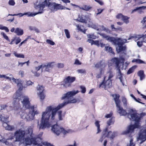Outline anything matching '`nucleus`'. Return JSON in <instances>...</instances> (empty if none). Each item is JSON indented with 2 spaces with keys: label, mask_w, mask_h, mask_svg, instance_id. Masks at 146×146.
Listing matches in <instances>:
<instances>
[{
  "label": "nucleus",
  "mask_w": 146,
  "mask_h": 146,
  "mask_svg": "<svg viewBox=\"0 0 146 146\" xmlns=\"http://www.w3.org/2000/svg\"><path fill=\"white\" fill-rule=\"evenodd\" d=\"M117 108V111L121 115L125 116L127 114L126 110H124L121 106V101L119 99L120 96L118 94H114L112 95Z\"/></svg>",
  "instance_id": "4"
},
{
  "label": "nucleus",
  "mask_w": 146,
  "mask_h": 146,
  "mask_svg": "<svg viewBox=\"0 0 146 146\" xmlns=\"http://www.w3.org/2000/svg\"><path fill=\"white\" fill-rule=\"evenodd\" d=\"M105 83L106 87L110 88L112 84V80L108 79L106 80H105Z\"/></svg>",
  "instance_id": "30"
},
{
  "label": "nucleus",
  "mask_w": 146,
  "mask_h": 146,
  "mask_svg": "<svg viewBox=\"0 0 146 146\" xmlns=\"http://www.w3.org/2000/svg\"><path fill=\"white\" fill-rule=\"evenodd\" d=\"M42 65H40L38 67H35L31 70V72L34 74L35 76L38 77L40 76V74L37 72L40 68H42Z\"/></svg>",
  "instance_id": "14"
},
{
  "label": "nucleus",
  "mask_w": 146,
  "mask_h": 146,
  "mask_svg": "<svg viewBox=\"0 0 146 146\" xmlns=\"http://www.w3.org/2000/svg\"><path fill=\"white\" fill-rule=\"evenodd\" d=\"M142 39H141L137 42V45L139 47H141L143 45V42L146 43V35H142Z\"/></svg>",
  "instance_id": "19"
},
{
  "label": "nucleus",
  "mask_w": 146,
  "mask_h": 146,
  "mask_svg": "<svg viewBox=\"0 0 146 146\" xmlns=\"http://www.w3.org/2000/svg\"><path fill=\"white\" fill-rule=\"evenodd\" d=\"M102 66L101 62H98L95 65V67L97 68H99Z\"/></svg>",
  "instance_id": "61"
},
{
  "label": "nucleus",
  "mask_w": 146,
  "mask_h": 146,
  "mask_svg": "<svg viewBox=\"0 0 146 146\" xmlns=\"http://www.w3.org/2000/svg\"><path fill=\"white\" fill-rule=\"evenodd\" d=\"M46 42L47 43L50 44L51 45H54L55 44V43L53 41L49 39H47L46 40Z\"/></svg>",
  "instance_id": "51"
},
{
  "label": "nucleus",
  "mask_w": 146,
  "mask_h": 146,
  "mask_svg": "<svg viewBox=\"0 0 146 146\" xmlns=\"http://www.w3.org/2000/svg\"><path fill=\"white\" fill-rule=\"evenodd\" d=\"M14 54L15 56L17 58H25L24 55L22 54H17L16 52H14Z\"/></svg>",
  "instance_id": "40"
},
{
  "label": "nucleus",
  "mask_w": 146,
  "mask_h": 146,
  "mask_svg": "<svg viewBox=\"0 0 146 146\" xmlns=\"http://www.w3.org/2000/svg\"><path fill=\"white\" fill-rule=\"evenodd\" d=\"M133 98L134 100L137 102L140 103L141 104H145V103H143L142 102H139L138 100H137V99H136V98L134 96V95L133 94H131L130 95Z\"/></svg>",
  "instance_id": "53"
},
{
  "label": "nucleus",
  "mask_w": 146,
  "mask_h": 146,
  "mask_svg": "<svg viewBox=\"0 0 146 146\" xmlns=\"http://www.w3.org/2000/svg\"><path fill=\"white\" fill-rule=\"evenodd\" d=\"M76 80V78L75 77L68 76L64 79L63 82L66 84H68L70 85L75 81Z\"/></svg>",
  "instance_id": "13"
},
{
  "label": "nucleus",
  "mask_w": 146,
  "mask_h": 146,
  "mask_svg": "<svg viewBox=\"0 0 146 146\" xmlns=\"http://www.w3.org/2000/svg\"><path fill=\"white\" fill-rule=\"evenodd\" d=\"M123 42L121 45H119L118 46L119 48L117 50V52L118 53H119L122 51H125L126 50V47L125 46H123Z\"/></svg>",
  "instance_id": "27"
},
{
  "label": "nucleus",
  "mask_w": 146,
  "mask_h": 146,
  "mask_svg": "<svg viewBox=\"0 0 146 146\" xmlns=\"http://www.w3.org/2000/svg\"><path fill=\"white\" fill-rule=\"evenodd\" d=\"M80 89H81V92L82 93H84L86 91V88L82 86H80Z\"/></svg>",
  "instance_id": "46"
},
{
  "label": "nucleus",
  "mask_w": 146,
  "mask_h": 146,
  "mask_svg": "<svg viewBox=\"0 0 146 146\" xmlns=\"http://www.w3.org/2000/svg\"><path fill=\"white\" fill-rule=\"evenodd\" d=\"M142 35H137L135 36H131L128 38V40L133 39L135 41L140 40L141 39H142Z\"/></svg>",
  "instance_id": "20"
},
{
  "label": "nucleus",
  "mask_w": 146,
  "mask_h": 146,
  "mask_svg": "<svg viewBox=\"0 0 146 146\" xmlns=\"http://www.w3.org/2000/svg\"><path fill=\"white\" fill-rule=\"evenodd\" d=\"M122 102L123 103L124 106L127 107V101L125 97H123L122 99Z\"/></svg>",
  "instance_id": "44"
},
{
  "label": "nucleus",
  "mask_w": 146,
  "mask_h": 146,
  "mask_svg": "<svg viewBox=\"0 0 146 146\" xmlns=\"http://www.w3.org/2000/svg\"><path fill=\"white\" fill-rule=\"evenodd\" d=\"M14 98L13 102L14 107L18 109L21 107L19 103L20 100H21L23 107L26 109H30L32 107L29 97L27 96H24L20 91L17 92L14 95Z\"/></svg>",
  "instance_id": "2"
},
{
  "label": "nucleus",
  "mask_w": 146,
  "mask_h": 146,
  "mask_svg": "<svg viewBox=\"0 0 146 146\" xmlns=\"http://www.w3.org/2000/svg\"><path fill=\"white\" fill-rule=\"evenodd\" d=\"M123 15L121 13H119V14H118L116 15V18L117 19H121L123 17Z\"/></svg>",
  "instance_id": "55"
},
{
  "label": "nucleus",
  "mask_w": 146,
  "mask_h": 146,
  "mask_svg": "<svg viewBox=\"0 0 146 146\" xmlns=\"http://www.w3.org/2000/svg\"><path fill=\"white\" fill-rule=\"evenodd\" d=\"M133 139L131 138L130 140V143L127 144V146H135V144L133 142Z\"/></svg>",
  "instance_id": "48"
},
{
  "label": "nucleus",
  "mask_w": 146,
  "mask_h": 146,
  "mask_svg": "<svg viewBox=\"0 0 146 146\" xmlns=\"http://www.w3.org/2000/svg\"><path fill=\"white\" fill-rule=\"evenodd\" d=\"M36 140V138L35 137L30 138L29 136H27V138L25 139V141L26 145H31L32 144L35 145H38V144Z\"/></svg>",
  "instance_id": "11"
},
{
  "label": "nucleus",
  "mask_w": 146,
  "mask_h": 146,
  "mask_svg": "<svg viewBox=\"0 0 146 146\" xmlns=\"http://www.w3.org/2000/svg\"><path fill=\"white\" fill-rule=\"evenodd\" d=\"M75 64L77 65H81V63L80 62L79 60L78 59H76L74 63Z\"/></svg>",
  "instance_id": "62"
},
{
  "label": "nucleus",
  "mask_w": 146,
  "mask_h": 146,
  "mask_svg": "<svg viewBox=\"0 0 146 146\" xmlns=\"http://www.w3.org/2000/svg\"><path fill=\"white\" fill-rule=\"evenodd\" d=\"M137 74L138 76L140 77L141 80H142L145 78V76L143 70H140L138 72Z\"/></svg>",
  "instance_id": "25"
},
{
  "label": "nucleus",
  "mask_w": 146,
  "mask_h": 146,
  "mask_svg": "<svg viewBox=\"0 0 146 146\" xmlns=\"http://www.w3.org/2000/svg\"><path fill=\"white\" fill-rule=\"evenodd\" d=\"M9 4L10 5H14L15 4V1L13 0H10L9 1Z\"/></svg>",
  "instance_id": "58"
},
{
  "label": "nucleus",
  "mask_w": 146,
  "mask_h": 146,
  "mask_svg": "<svg viewBox=\"0 0 146 146\" xmlns=\"http://www.w3.org/2000/svg\"><path fill=\"white\" fill-rule=\"evenodd\" d=\"M114 120L112 118L110 119L107 122V124L108 126H110L111 124L114 123Z\"/></svg>",
  "instance_id": "42"
},
{
  "label": "nucleus",
  "mask_w": 146,
  "mask_h": 146,
  "mask_svg": "<svg viewBox=\"0 0 146 146\" xmlns=\"http://www.w3.org/2000/svg\"><path fill=\"white\" fill-rule=\"evenodd\" d=\"M92 45L94 44L97 46H98L99 47L100 46V44L99 41L98 40L93 41V43H92Z\"/></svg>",
  "instance_id": "54"
},
{
  "label": "nucleus",
  "mask_w": 146,
  "mask_h": 146,
  "mask_svg": "<svg viewBox=\"0 0 146 146\" xmlns=\"http://www.w3.org/2000/svg\"><path fill=\"white\" fill-rule=\"evenodd\" d=\"M7 121L6 122H2V123L3 126L5 128V129H6V128L7 127L8 125H9L7 123Z\"/></svg>",
  "instance_id": "57"
},
{
  "label": "nucleus",
  "mask_w": 146,
  "mask_h": 146,
  "mask_svg": "<svg viewBox=\"0 0 146 146\" xmlns=\"http://www.w3.org/2000/svg\"><path fill=\"white\" fill-rule=\"evenodd\" d=\"M33 82L31 81L30 80L27 81L26 82V84L27 86L32 85L33 84Z\"/></svg>",
  "instance_id": "56"
},
{
  "label": "nucleus",
  "mask_w": 146,
  "mask_h": 146,
  "mask_svg": "<svg viewBox=\"0 0 146 146\" xmlns=\"http://www.w3.org/2000/svg\"><path fill=\"white\" fill-rule=\"evenodd\" d=\"M140 125L137 123H135L134 125H130L128 127L127 130L125 132V134L132 133L134 131V129L139 127Z\"/></svg>",
  "instance_id": "12"
},
{
  "label": "nucleus",
  "mask_w": 146,
  "mask_h": 146,
  "mask_svg": "<svg viewBox=\"0 0 146 146\" xmlns=\"http://www.w3.org/2000/svg\"><path fill=\"white\" fill-rule=\"evenodd\" d=\"M58 119L59 120H63V117H64V115H62V111H59L58 112Z\"/></svg>",
  "instance_id": "39"
},
{
  "label": "nucleus",
  "mask_w": 146,
  "mask_h": 146,
  "mask_svg": "<svg viewBox=\"0 0 146 146\" xmlns=\"http://www.w3.org/2000/svg\"><path fill=\"white\" fill-rule=\"evenodd\" d=\"M100 122L98 121H96L95 123V124L96 126L97 127L98 131L97 133H99L101 131V130L100 129V125L99 123Z\"/></svg>",
  "instance_id": "31"
},
{
  "label": "nucleus",
  "mask_w": 146,
  "mask_h": 146,
  "mask_svg": "<svg viewBox=\"0 0 146 146\" xmlns=\"http://www.w3.org/2000/svg\"><path fill=\"white\" fill-rule=\"evenodd\" d=\"M146 8V6H142L141 7H137L135 9L133 10L132 11V12H133L136 11L137 10H139L142 9H144Z\"/></svg>",
  "instance_id": "45"
},
{
  "label": "nucleus",
  "mask_w": 146,
  "mask_h": 146,
  "mask_svg": "<svg viewBox=\"0 0 146 146\" xmlns=\"http://www.w3.org/2000/svg\"><path fill=\"white\" fill-rule=\"evenodd\" d=\"M0 29L5 30L6 32H8L9 31L8 28L5 26H3L2 25H0Z\"/></svg>",
  "instance_id": "41"
},
{
  "label": "nucleus",
  "mask_w": 146,
  "mask_h": 146,
  "mask_svg": "<svg viewBox=\"0 0 146 146\" xmlns=\"http://www.w3.org/2000/svg\"><path fill=\"white\" fill-rule=\"evenodd\" d=\"M14 32L18 36H21L24 33L23 30L19 28H16Z\"/></svg>",
  "instance_id": "22"
},
{
  "label": "nucleus",
  "mask_w": 146,
  "mask_h": 146,
  "mask_svg": "<svg viewBox=\"0 0 146 146\" xmlns=\"http://www.w3.org/2000/svg\"><path fill=\"white\" fill-rule=\"evenodd\" d=\"M105 50L112 54L114 53L112 48L109 46H106L105 48Z\"/></svg>",
  "instance_id": "33"
},
{
  "label": "nucleus",
  "mask_w": 146,
  "mask_h": 146,
  "mask_svg": "<svg viewBox=\"0 0 146 146\" xmlns=\"http://www.w3.org/2000/svg\"><path fill=\"white\" fill-rule=\"evenodd\" d=\"M79 92V91L78 90L76 91L68 92L64 94L61 99V100L66 99L68 100L67 101L59 104L57 107L55 108H54L52 106L47 107L45 111L43 112L42 113L41 123L39 126V129H44L46 127H49L50 124L49 121L50 116L51 120L54 119L55 116L58 110L68 104L76 103L77 102L76 99L73 98L71 100V98Z\"/></svg>",
  "instance_id": "1"
},
{
  "label": "nucleus",
  "mask_w": 146,
  "mask_h": 146,
  "mask_svg": "<svg viewBox=\"0 0 146 146\" xmlns=\"http://www.w3.org/2000/svg\"><path fill=\"white\" fill-rule=\"evenodd\" d=\"M100 35L109 42L113 43L115 38L110 36L104 33H102Z\"/></svg>",
  "instance_id": "17"
},
{
  "label": "nucleus",
  "mask_w": 146,
  "mask_h": 146,
  "mask_svg": "<svg viewBox=\"0 0 146 146\" xmlns=\"http://www.w3.org/2000/svg\"><path fill=\"white\" fill-rule=\"evenodd\" d=\"M132 62H136L137 64H146V63L144 61L139 59H134L132 61Z\"/></svg>",
  "instance_id": "28"
},
{
  "label": "nucleus",
  "mask_w": 146,
  "mask_h": 146,
  "mask_svg": "<svg viewBox=\"0 0 146 146\" xmlns=\"http://www.w3.org/2000/svg\"><path fill=\"white\" fill-rule=\"evenodd\" d=\"M35 107L34 106H32L30 109L32 110V111H30L28 113H23L21 117L23 119H26L27 121H31L33 120L35 118V114H37L38 112L37 111H35Z\"/></svg>",
  "instance_id": "5"
},
{
  "label": "nucleus",
  "mask_w": 146,
  "mask_h": 146,
  "mask_svg": "<svg viewBox=\"0 0 146 146\" xmlns=\"http://www.w3.org/2000/svg\"><path fill=\"white\" fill-rule=\"evenodd\" d=\"M77 71L79 73H86V71L84 69H78Z\"/></svg>",
  "instance_id": "59"
},
{
  "label": "nucleus",
  "mask_w": 146,
  "mask_h": 146,
  "mask_svg": "<svg viewBox=\"0 0 146 146\" xmlns=\"http://www.w3.org/2000/svg\"><path fill=\"white\" fill-rule=\"evenodd\" d=\"M78 21L80 22L84 23H87V21L85 19L83 18L82 17H81Z\"/></svg>",
  "instance_id": "50"
},
{
  "label": "nucleus",
  "mask_w": 146,
  "mask_h": 146,
  "mask_svg": "<svg viewBox=\"0 0 146 146\" xmlns=\"http://www.w3.org/2000/svg\"><path fill=\"white\" fill-rule=\"evenodd\" d=\"M123 42L119 41V39H116L115 38L113 43L114 44H117L119 46L121 45Z\"/></svg>",
  "instance_id": "38"
},
{
  "label": "nucleus",
  "mask_w": 146,
  "mask_h": 146,
  "mask_svg": "<svg viewBox=\"0 0 146 146\" xmlns=\"http://www.w3.org/2000/svg\"><path fill=\"white\" fill-rule=\"evenodd\" d=\"M25 134L26 132L25 130L20 129L15 132L14 136L9 138L4 142V143L7 145L11 144V143H9V141L13 139L15 136L16 139L15 141H21L22 140L24 139Z\"/></svg>",
  "instance_id": "3"
},
{
  "label": "nucleus",
  "mask_w": 146,
  "mask_h": 146,
  "mask_svg": "<svg viewBox=\"0 0 146 146\" xmlns=\"http://www.w3.org/2000/svg\"><path fill=\"white\" fill-rule=\"evenodd\" d=\"M64 31L67 38H69L70 37V36L68 30L67 29H65Z\"/></svg>",
  "instance_id": "43"
},
{
  "label": "nucleus",
  "mask_w": 146,
  "mask_h": 146,
  "mask_svg": "<svg viewBox=\"0 0 146 146\" xmlns=\"http://www.w3.org/2000/svg\"><path fill=\"white\" fill-rule=\"evenodd\" d=\"M48 7L52 6V8L54 10L56 11L58 10H62L66 9L68 10H70V9L69 8H66L63 7L60 4L56 3H51L49 1Z\"/></svg>",
  "instance_id": "8"
},
{
  "label": "nucleus",
  "mask_w": 146,
  "mask_h": 146,
  "mask_svg": "<svg viewBox=\"0 0 146 146\" xmlns=\"http://www.w3.org/2000/svg\"><path fill=\"white\" fill-rule=\"evenodd\" d=\"M111 61L112 64L115 65L116 68L121 66L119 65L120 63V61L119 58L116 57L113 58L111 59Z\"/></svg>",
  "instance_id": "15"
},
{
  "label": "nucleus",
  "mask_w": 146,
  "mask_h": 146,
  "mask_svg": "<svg viewBox=\"0 0 146 146\" xmlns=\"http://www.w3.org/2000/svg\"><path fill=\"white\" fill-rule=\"evenodd\" d=\"M48 0H45L44 2L42 3L37 5L36 7V9H39V11L38 12L36 13H32V15L36 14L35 15L39 14L41 13H43V9L45 8L46 6L48 7Z\"/></svg>",
  "instance_id": "9"
},
{
  "label": "nucleus",
  "mask_w": 146,
  "mask_h": 146,
  "mask_svg": "<svg viewBox=\"0 0 146 146\" xmlns=\"http://www.w3.org/2000/svg\"><path fill=\"white\" fill-rule=\"evenodd\" d=\"M37 90L39 91L40 92H45V90L44 89V88L42 86H40L38 85L37 87Z\"/></svg>",
  "instance_id": "36"
},
{
  "label": "nucleus",
  "mask_w": 146,
  "mask_h": 146,
  "mask_svg": "<svg viewBox=\"0 0 146 146\" xmlns=\"http://www.w3.org/2000/svg\"><path fill=\"white\" fill-rule=\"evenodd\" d=\"M12 80L13 81L16 83L17 86L19 87V90H22L23 89V86L22 84L21 83V80L20 79H16L14 78H13Z\"/></svg>",
  "instance_id": "16"
},
{
  "label": "nucleus",
  "mask_w": 146,
  "mask_h": 146,
  "mask_svg": "<svg viewBox=\"0 0 146 146\" xmlns=\"http://www.w3.org/2000/svg\"><path fill=\"white\" fill-rule=\"evenodd\" d=\"M5 129L8 130L12 131L14 129V127L13 126L8 125L7 127Z\"/></svg>",
  "instance_id": "52"
},
{
  "label": "nucleus",
  "mask_w": 146,
  "mask_h": 146,
  "mask_svg": "<svg viewBox=\"0 0 146 146\" xmlns=\"http://www.w3.org/2000/svg\"><path fill=\"white\" fill-rule=\"evenodd\" d=\"M1 35H2L3 37L7 41H10L9 39L8 36L6 35V34L3 32L1 33Z\"/></svg>",
  "instance_id": "47"
},
{
  "label": "nucleus",
  "mask_w": 146,
  "mask_h": 146,
  "mask_svg": "<svg viewBox=\"0 0 146 146\" xmlns=\"http://www.w3.org/2000/svg\"><path fill=\"white\" fill-rule=\"evenodd\" d=\"M92 7L90 5H84L83 6V7H80V9L82 10L86 11H88L91 9Z\"/></svg>",
  "instance_id": "29"
},
{
  "label": "nucleus",
  "mask_w": 146,
  "mask_h": 146,
  "mask_svg": "<svg viewBox=\"0 0 146 146\" xmlns=\"http://www.w3.org/2000/svg\"><path fill=\"white\" fill-rule=\"evenodd\" d=\"M127 114L128 116L129 115H130L131 118H129L131 120L135 121V123H137L138 125H139V122L141 120V117L138 116L139 114L138 113L136 112L132 113H127Z\"/></svg>",
  "instance_id": "10"
},
{
  "label": "nucleus",
  "mask_w": 146,
  "mask_h": 146,
  "mask_svg": "<svg viewBox=\"0 0 146 146\" xmlns=\"http://www.w3.org/2000/svg\"><path fill=\"white\" fill-rule=\"evenodd\" d=\"M9 117L4 114H0V120L3 122H6L8 119Z\"/></svg>",
  "instance_id": "23"
},
{
  "label": "nucleus",
  "mask_w": 146,
  "mask_h": 146,
  "mask_svg": "<svg viewBox=\"0 0 146 146\" xmlns=\"http://www.w3.org/2000/svg\"><path fill=\"white\" fill-rule=\"evenodd\" d=\"M38 146H54L50 143H48L43 142L41 143L38 144Z\"/></svg>",
  "instance_id": "37"
},
{
  "label": "nucleus",
  "mask_w": 146,
  "mask_h": 146,
  "mask_svg": "<svg viewBox=\"0 0 146 146\" xmlns=\"http://www.w3.org/2000/svg\"><path fill=\"white\" fill-rule=\"evenodd\" d=\"M120 67L121 66H119L117 67V70H118V73L119 74V75L120 76V77L119 78L120 80V82L123 85V82L122 80L123 74L121 73V72L120 70Z\"/></svg>",
  "instance_id": "24"
},
{
  "label": "nucleus",
  "mask_w": 146,
  "mask_h": 146,
  "mask_svg": "<svg viewBox=\"0 0 146 146\" xmlns=\"http://www.w3.org/2000/svg\"><path fill=\"white\" fill-rule=\"evenodd\" d=\"M130 17L125 15H123V17L121 19L123 22L126 24H127L129 23V19Z\"/></svg>",
  "instance_id": "32"
},
{
  "label": "nucleus",
  "mask_w": 146,
  "mask_h": 146,
  "mask_svg": "<svg viewBox=\"0 0 146 146\" xmlns=\"http://www.w3.org/2000/svg\"><path fill=\"white\" fill-rule=\"evenodd\" d=\"M139 137L140 139L142 140L140 143H142L146 140V135H144L142 133H140Z\"/></svg>",
  "instance_id": "26"
},
{
  "label": "nucleus",
  "mask_w": 146,
  "mask_h": 146,
  "mask_svg": "<svg viewBox=\"0 0 146 146\" xmlns=\"http://www.w3.org/2000/svg\"><path fill=\"white\" fill-rule=\"evenodd\" d=\"M106 76L104 77V79L103 81L99 85V88H100L101 87L102 88H106V86L105 83V79H106Z\"/></svg>",
  "instance_id": "35"
},
{
  "label": "nucleus",
  "mask_w": 146,
  "mask_h": 146,
  "mask_svg": "<svg viewBox=\"0 0 146 146\" xmlns=\"http://www.w3.org/2000/svg\"><path fill=\"white\" fill-rule=\"evenodd\" d=\"M51 130L53 132L57 135H59L61 133H62L64 135H65L70 132V130L68 129L66 130L62 127H60L57 124H55L52 126Z\"/></svg>",
  "instance_id": "6"
},
{
  "label": "nucleus",
  "mask_w": 146,
  "mask_h": 146,
  "mask_svg": "<svg viewBox=\"0 0 146 146\" xmlns=\"http://www.w3.org/2000/svg\"><path fill=\"white\" fill-rule=\"evenodd\" d=\"M64 67V64L63 63H58V67L59 68H62Z\"/></svg>",
  "instance_id": "64"
},
{
  "label": "nucleus",
  "mask_w": 146,
  "mask_h": 146,
  "mask_svg": "<svg viewBox=\"0 0 146 146\" xmlns=\"http://www.w3.org/2000/svg\"><path fill=\"white\" fill-rule=\"evenodd\" d=\"M115 132L112 133L111 131H108V128L106 127L103 130L102 136L99 140V141L102 142L103 140L106 137L109 138L113 140L115 137Z\"/></svg>",
  "instance_id": "7"
},
{
  "label": "nucleus",
  "mask_w": 146,
  "mask_h": 146,
  "mask_svg": "<svg viewBox=\"0 0 146 146\" xmlns=\"http://www.w3.org/2000/svg\"><path fill=\"white\" fill-rule=\"evenodd\" d=\"M134 70V68L133 67L129 68L127 72V74H129L133 73Z\"/></svg>",
  "instance_id": "49"
},
{
  "label": "nucleus",
  "mask_w": 146,
  "mask_h": 146,
  "mask_svg": "<svg viewBox=\"0 0 146 146\" xmlns=\"http://www.w3.org/2000/svg\"><path fill=\"white\" fill-rule=\"evenodd\" d=\"M36 14H35L34 15H32V13H25L24 14H22V13H19L17 14H9L8 16H17L19 15L20 17L23 16L24 15H27L28 16H31V17H34L35 15Z\"/></svg>",
  "instance_id": "18"
},
{
  "label": "nucleus",
  "mask_w": 146,
  "mask_h": 146,
  "mask_svg": "<svg viewBox=\"0 0 146 146\" xmlns=\"http://www.w3.org/2000/svg\"><path fill=\"white\" fill-rule=\"evenodd\" d=\"M94 1L98 3L101 5H103L104 4L103 2L100 0H94Z\"/></svg>",
  "instance_id": "60"
},
{
  "label": "nucleus",
  "mask_w": 146,
  "mask_h": 146,
  "mask_svg": "<svg viewBox=\"0 0 146 146\" xmlns=\"http://www.w3.org/2000/svg\"><path fill=\"white\" fill-rule=\"evenodd\" d=\"M44 92H41L38 94L41 100H42L44 99L45 97V95L44 93Z\"/></svg>",
  "instance_id": "34"
},
{
  "label": "nucleus",
  "mask_w": 146,
  "mask_h": 146,
  "mask_svg": "<svg viewBox=\"0 0 146 146\" xmlns=\"http://www.w3.org/2000/svg\"><path fill=\"white\" fill-rule=\"evenodd\" d=\"M113 75L111 72H110L109 76L108 77V80H111V79L113 77Z\"/></svg>",
  "instance_id": "63"
},
{
  "label": "nucleus",
  "mask_w": 146,
  "mask_h": 146,
  "mask_svg": "<svg viewBox=\"0 0 146 146\" xmlns=\"http://www.w3.org/2000/svg\"><path fill=\"white\" fill-rule=\"evenodd\" d=\"M53 62H50L48 63L47 65H42V68H45V70L46 71H49L50 70L49 68L50 67H53V65H52V64Z\"/></svg>",
  "instance_id": "21"
}]
</instances>
